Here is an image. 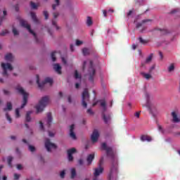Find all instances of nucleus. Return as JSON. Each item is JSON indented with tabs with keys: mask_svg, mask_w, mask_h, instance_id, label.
<instances>
[{
	"mask_svg": "<svg viewBox=\"0 0 180 180\" xmlns=\"http://www.w3.org/2000/svg\"><path fill=\"white\" fill-rule=\"evenodd\" d=\"M101 148L106 151L107 156L111 161L110 172L108 174V179L116 180L117 179V174H119L117 154L116 153V150L110 147H108L105 143L101 144Z\"/></svg>",
	"mask_w": 180,
	"mask_h": 180,
	"instance_id": "1",
	"label": "nucleus"
},
{
	"mask_svg": "<svg viewBox=\"0 0 180 180\" xmlns=\"http://www.w3.org/2000/svg\"><path fill=\"white\" fill-rule=\"evenodd\" d=\"M134 23L136 29H139V32L143 33V32H144L146 29V26L148 25H151V23H153V20L151 19L141 20V15H136L134 18Z\"/></svg>",
	"mask_w": 180,
	"mask_h": 180,
	"instance_id": "2",
	"label": "nucleus"
},
{
	"mask_svg": "<svg viewBox=\"0 0 180 180\" xmlns=\"http://www.w3.org/2000/svg\"><path fill=\"white\" fill-rule=\"evenodd\" d=\"M16 89L18 92H19V94L23 96L22 104L21 105V107L20 108L15 109V117H20V109H23V108L26 106V104L27 103V98H29V93L25 91L23 88H22L20 86H18Z\"/></svg>",
	"mask_w": 180,
	"mask_h": 180,
	"instance_id": "3",
	"label": "nucleus"
},
{
	"mask_svg": "<svg viewBox=\"0 0 180 180\" xmlns=\"http://www.w3.org/2000/svg\"><path fill=\"white\" fill-rule=\"evenodd\" d=\"M89 66V81L91 84H94V79L95 78V67H94V64L92 63V60H87L83 63V71L86 70V66Z\"/></svg>",
	"mask_w": 180,
	"mask_h": 180,
	"instance_id": "4",
	"label": "nucleus"
},
{
	"mask_svg": "<svg viewBox=\"0 0 180 180\" xmlns=\"http://www.w3.org/2000/svg\"><path fill=\"white\" fill-rule=\"evenodd\" d=\"M1 68L3 70V72L0 73V83L4 82V78L9 77V74H11L13 70V67H12V65L10 63H2Z\"/></svg>",
	"mask_w": 180,
	"mask_h": 180,
	"instance_id": "5",
	"label": "nucleus"
},
{
	"mask_svg": "<svg viewBox=\"0 0 180 180\" xmlns=\"http://www.w3.org/2000/svg\"><path fill=\"white\" fill-rule=\"evenodd\" d=\"M49 102H50V98L49 96H44L40 100L38 105L36 106V110L37 113H40L41 112H43L44 110V108L49 105Z\"/></svg>",
	"mask_w": 180,
	"mask_h": 180,
	"instance_id": "6",
	"label": "nucleus"
},
{
	"mask_svg": "<svg viewBox=\"0 0 180 180\" xmlns=\"http://www.w3.org/2000/svg\"><path fill=\"white\" fill-rule=\"evenodd\" d=\"M98 103H99L103 109V119L105 123H109L111 119V114H105V111H106V101L105 100H99Z\"/></svg>",
	"mask_w": 180,
	"mask_h": 180,
	"instance_id": "7",
	"label": "nucleus"
},
{
	"mask_svg": "<svg viewBox=\"0 0 180 180\" xmlns=\"http://www.w3.org/2000/svg\"><path fill=\"white\" fill-rule=\"evenodd\" d=\"M145 98L146 99L145 106L148 108L149 112H150L152 115H155V112H157V108L155 107V105H153V103H151V101H150V94L145 93Z\"/></svg>",
	"mask_w": 180,
	"mask_h": 180,
	"instance_id": "8",
	"label": "nucleus"
},
{
	"mask_svg": "<svg viewBox=\"0 0 180 180\" xmlns=\"http://www.w3.org/2000/svg\"><path fill=\"white\" fill-rule=\"evenodd\" d=\"M102 164H103V158H101V159L100 160L99 166L94 169V172L93 173V180H99V175H102V174L103 173V167H102Z\"/></svg>",
	"mask_w": 180,
	"mask_h": 180,
	"instance_id": "9",
	"label": "nucleus"
},
{
	"mask_svg": "<svg viewBox=\"0 0 180 180\" xmlns=\"http://www.w3.org/2000/svg\"><path fill=\"white\" fill-rule=\"evenodd\" d=\"M20 24L22 27H25V29H27V30H28V32H30V33H31V34L34 36L36 41H37V36L36 35V33H34V32H33V30H32V29L30 28V25L27 23V21L25 20H20Z\"/></svg>",
	"mask_w": 180,
	"mask_h": 180,
	"instance_id": "10",
	"label": "nucleus"
},
{
	"mask_svg": "<svg viewBox=\"0 0 180 180\" xmlns=\"http://www.w3.org/2000/svg\"><path fill=\"white\" fill-rule=\"evenodd\" d=\"M37 84L39 88H43L46 84H49V85H53V79L50 77H46L44 82L40 83L39 75H37Z\"/></svg>",
	"mask_w": 180,
	"mask_h": 180,
	"instance_id": "11",
	"label": "nucleus"
},
{
	"mask_svg": "<svg viewBox=\"0 0 180 180\" xmlns=\"http://www.w3.org/2000/svg\"><path fill=\"white\" fill-rule=\"evenodd\" d=\"M89 101V93L88 89H85L82 94V105L84 108H86V102Z\"/></svg>",
	"mask_w": 180,
	"mask_h": 180,
	"instance_id": "12",
	"label": "nucleus"
},
{
	"mask_svg": "<svg viewBox=\"0 0 180 180\" xmlns=\"http://www.w3.org/2000/svg\"><path fill=\"white\" fill-rule=\"evenodd\" d=\"M45 147L49 153L53 151V150H56L57 148V146L56 144L51 143L50 139H46L45 140Z\"/></svg>",
	"mask_w": 180,
	"mask_h": 180,
	"instance_id": "13",
	"label": "nucleus"
},
{
	"mask_svg": "<svg viewBox=\"0 0 180 180\" xmlns=\"http://www.w3.org/2000/svg\"><path fill=\"white\" fill-rule=\"evenodd\" d=\"M172 117L173 123H180L179 112L176 110L172 112Z\"/></svg>",
	"mask_w": 180,
	"mask_h": 180,
	"instance_id": "14",
	"label": "nucleus"
},
{
	"mask_svg": "<svg viewBox=\"0 0 180 180\" xmlns=\"http://www.w3.org/2000/svg\"><path fill=\"white\" fill-rule=\"evenodd\" d=\"M53 15V18L52 19V25L56 27V30H60V27L57 25V18L60 16V13L54 12Z\"/></svg>",
	"mask_w": 180,
	"mask_h": 180,
	"instance_id": "15",
	"label": "nucleus"
},
{
	"mask_svg": "<svg viewBox=\"0 0 180 180\" xmlns=\"http://www.w3.org/2000/svg\"><path fill=\"white\" fill-rule=\"evenodd\" d=\"M92 143H96L98 139H99V131L97 129H94L91 136Z\"/></svg>",
	"mask_w": 180,
	"mask_h": 180,
	"instance_id": "16",
	"label": "nucleus"
},
{
	"mask_svg": "<svg viewBox=\"0 0 180 180\" xmlns=\"http://www.w3.org/2000/svg\"><path fill=\"white\" fill-rule=\"evenodd\" d=\"M153 53H150L148 57H146L145 60L141 61V67H146V64H150L153 61Z\"/></svg>",
	"mask_w": 180,
	"mask_h": 180,
	"instance_id": "17",
	"label": "nucleus"
},
{
	"mask_svg": "<svg viewBox=\"0 0 180 180\" xmlns=\"http://www.w3.org/2000/svg\"><path fill=\"white\" fill-rule=\"evenodd\" d=\"M52 122H53V117H51V113L49 112L47 114L46 119L45 120V122L44 123V124H47L48 127H50V126H51Z\"/></svg>",
	"mask_w": 180,
	"mask_h": 180,
	"instance_id": "18",
	"label": "nucleus"
},
{
	"mask_svg": "<svg viewBox=\"0 0 180 180\" xmlns=\"http://www.w3.org/2000/svg\"><path fill=\"white\" fill-rule=\"evenodd\" d=\"M76 152H77V150H75V148H74L69 149L68 150V158L69 161H72V160H74V158L72 157V154H75Z\"/></svg>",
	"mask_w": 180,
	"mask_h": 180,
	"instance_id": "19",
	"label": "nucleus"
},
{
	"mask_svg": "<svg viewBox=\"0 0 180 180\" xmlns=\"http://www.w3.org/2000/svg\"><path fill=\"white\" fill-rule=\"evenodd\" d=\"M141 141L150 143V141H153V138L148 135H141L140 138Z\"/></svg>",
	"mask_w": 180,
	"mask_h": 180,
	"instance_id": "20",
	"label": "nucleus"
},
{
	"mask_svg": "<svg viewBox=\"0 0 180 180\" xmlns=\"http://www.w3.org/2000/svg\"><path fill=\"white\" fill-rule=\"evenodd\" d=\"M75 128V125L72 124L70 126V136L72 140H76L77 139V136L75 135V133L74 132V129Z\"/></svg>",
	"mask_w": 180,
	"mask_h": 180,
	"instance_id": "21",
	"label": "nucleus"
},
{
	"mask_svg": "<svg viewBox=\"0 0 180 180\" xmlns=\"http://www.w3.org/2000/svg\"><path fill=\"white\" fill-rule=\"evenodd\" d=\"M13 58H15V57L13 56V54L11 53H6L4 56V60H6V61H8L9 63H12V61H13Z\"/></svg>",
	"mask_w": 180,
	"mask_h": 180,
	"instance_id": "22",
	"label": "nucleus"
},
{
	"mask_svg": "<svg viewBox=\"0 0 180 180\" xmlns=\"http://www.w3.org/2000/svg\"><path fill=\"white\" fill-rule=\"evenodd\" d=\"M141 75H142L143 78L147 80L151 79V78H153V75H151V72L147 73L145 72H141Z\"/></svg>",
	"mask_w": 180,
	"mask_h": 180,
	"instance_id": "23",
	"label": "nucleus"
},
{
	"mask_svg": "<svg viewBox=\"0 0 180 180\" xmlns=\"http://www.w3.org/2000/svg\"><path fill=\"white\" fill-rule=\"evenodd\" d=\"M53 70L57 72V74H61V66L58 63L53 65Z\"/></svg>",
	"mask_w": 180,
	"mask_h": 180,
	"instance_id": "24",
	"label": "nucleus"
},
{
	"mask_svg": "<svg viewBox=\"0 0 180 180\" xmlns=\"http://www.w3.org/2000/svg\"><path fill=\"white\" fill-rule=\"evenodd\" d=\"M94 158H95L94 154L89 155L86 159L88 165H91L92 164V161H94Z\"/></svg>",
	"mask_w": 180,
	"mask_h": 180,
	"instance_id": "25",
	"label": "nucleus"
},
{
	"mask_svg": "<svg viewBox=\"0 0 180 180\" xmlns=\"http://www.w3.org/2000/svg\"><path fill=\"white\" fill-rule=\"evenodd\" d=\"M6 16V11L0 9V25H1V22H2L4 19H5Z\"/></svg>",
	"mask_w": 180,
	"mask_h": 180,
	"instance_id": "26",
	"label": "nucleus"
},
{
	"mask_svg": "<svg viewBox=\"0 0 180 180\" xmlns=\"http://www.w3.org/2000/svg\"><path fill=\"white\" fill-rule=\"evenodd\" d=\"M86 25L89 27L94 25V21L92 20V18L87 17L86 21Z\"/></svg>",
	"mask_w": 180,
	"mask_h": 180,
	"instance_id": "27",
	"label": "nucleus"
},
{
	"mask_svg": "<svg viewBox=\"0 0 180 180\" xmlns=\"http://www.w3.org/2000/svg\"><path fill=\"white\" fill-rule=\"evenodd\" d=\"M134 16V10H130L127 13V19H131Z\"/></svg>",
	"mask_w": 180,
	"mask_h": 180,
	"instance_id": "28",
	"label": "nucleus"
},
{
	"mask_svg": "<svg viewBox=\"0 0 180 180\" xmlns=\"http://www.w3.org/2000/svg\"><path fill=\"white\" fill-rule=\"evenodd\" d=\"M167 70H168L169 72H172V71H174V70H175V64L174 63L170 64L168 66Z\"/></svg>",
	"mask_w": 180,
	"mask_h": 180,
	"instance_id": "29",
	"label": "nucleus"
},
{
	"mask_svg": "<svg viewBox=\"0 0 180 180\" xmlns=\"http://www.w3.org/2000/svg\"><path fill=\"white\" fill-rule=\"evenodd\" d=\"M32 113H33V112L32 111L27 112L26 117H25L26 122H30L32 120V118L30 117V115Z\"/></svg>",
	"mask_w": 180,
	"mask_h": 180,
	"instance_id": "30",
	"label": "nucleus"
},
{
	"mask_svg": "<svg viewBox=\"0 0 180 180\" xmlns=\"http://www.w3.org/2000/svg\"><path fill=\"white\" fill-rule=\"evenodd\" d=\"M54 2L55 4L52 5V9H53V11H56L57 6L60 5V0H54Z\"/></svg>",
	"mask_w": 180,
	"mask_h": 180,
	"instance_id": "31",
	"label": "nucleus"
},
{
	"mask_svg": "<svg viewBox=\"0 0 180 180\" xmlns=\"http://www.w3.org/2000/svg\"><path fill=\"white\" fill-rule=\"evenodd\" d=\"M12 161H13V158L11 156H8L7 158V162L8 164V167H10L11 168L12 167Z\"/></svg>",
	"mask_w": 180,
	"mask_h": 180,
	"instance_id": "32",
	"label": "nucleus"
},
{
	"mask_svg": "<svg viewBox=\"0 0 180 180\" xmlns=\"http://www.w3.org/2000/svg\"><path fill=\"white\" fill-rule=\"evenodd\" d=\"M6 110H12V103L11 102L7 103L6 108H4V111L6 112Z\"/></svg>",
	"mask_w": 180,
	"mask_h": 180,
	"instance_id": "33",
	"label": "nucleus"
},
{
	"mask_svg": "<svg viewBox=\"0 0 180 180\" xmlns=\"http://www.w3.org/2000/svg\"><path fill=\"white\" fill-rule=\"evenodd\" d=\"M70 172H71L72 179H74L75 176H77V171L75 170V168L70 169Z\"/></svg>",
	"mask_w": 180,
	"mask_h": 180,
	"instance_id": "34",
	"label": "nucleus"
},
{
	"mask_svg": "<svg viewBox=\"0 0 180 180\" xmlns=\"http://www.w3.org/2000/svg\"><path fill=\"white\" fill-rule=\"evenodd\" d=\"M31 18L34 23H37L39 21L37 20V18L36 17V13H31Z\"/></svg>",
	"mask_w": 180,
	"mask_h": 180,
	"instance_id": "35",
	"label": "nucleus"
},
{
	"mask_svg": "<svg viewBox=\"0 0 180 180\" xmlns=\"http://www.w3.org/2000/svg\"><path fill=\"white\" fill-rule=\"evenodd\" d=\"M82 53H83V56H88V54H89V53H91V51H89V49L84 48L82 49Z\"/></svg>",
	"mask_w": 180,
	"mask_h": 180,
	"instance_id": "36",
	"label": "nucleus"
},
{
	"mask_svg": "<svg viewBox=\"0 0 180 180\" xmlns=\"http://www.w3.org/2000/svg\"><path fill=\"white\" fill-rule=\"evenodd\" d=\"M75 79H79V81H81V75L78 74V71L77 70L75 72Z\"/></svg>",
	"mask_w": 180,
	"mask_h": 180,
	"instance_id": "37",
	"label": "nucleus"
},
{
	"mask_svg": "<svg viewBox=\"0 0 180 180\" xmlns=\"http://www.w3.org/2000/svg\"><path fill=\"white\" fill-rule=\"evenodd\" d=\"M30 6H31L32 9H37V8H39V4H37L34 2H31Z\"/></svg>",
	"mask_w": 180,
	"mask_h": 180,
	"instance_id": "38",
	"label": "nucleus"
},
{
	"mask_svg": "<svg viewBox=\"0 0 180 180\" xmlns=\"http://www.w3.org/2000/svg\"><path fill=\"white\" fill-rule=\"evenodd\" d=\"M56 56H57V51H54L51 53V59L52 61H56Z\"/></svg>",
	"mask_w": 180,
	"mask_h": 180,
	"instance_id": "39",
	"label": "nucleus"
},
{
	"mask_svg": "<svg viewBox=\"0 0 180 180\" xmlns=\"http://www.w3.org/2000/svg\"><path fill=\"white\" fill-rule=\"evenodd\" d=\"M159 30L162 33V34H167L169 33L168 30L167 29H159Z\"/></svg>",
	"mask_w": 180,
	"mask_h": 180,
	"instance_id": "40",
	"label": "nucleus"
},
{
	"mask_svg": "<svg viewBox=\"0 0 180 180\" xmlns=\"http://www.w3.org/2000/svg\"><path fill=\"white\" fill-rule=\"evenodd\" d=\"M9 34V31H8V30H4L0 33L1 36H6V34Z\"/></svg>",
	"mask_w": 180,
	"mask_h": 180,
	"instance_id": "41",
	"label": "nucleus"
},
{
	"mask_svg": "<svg viewBox=\"0 0 180 180\" xmlns=\"http://www.w3.org/2000/svg\"><path fill=\"white\" fill-rule=\"evenodd\" d=\"M158 131L162 133V134H165V131H164V129H162V127H161V125H158Z\"/></svg>",
	"mask_w": 180,
	"mask_h": 180,
	"instance_id": "42",
	"label": "nucleus"
},
{
	"mask_svg": "<svg viewBox=\"0 0 180 180\" xmlns=\"http://www.w3.org/2000/svg\"><path fill=\"white\" fill-rule=\"evenodd\" d=\"M139 40L140 43H141V44H147V41H146V39H143L142 37H139Z\"/></svg>",
	"mask_w": 180,
	"mask_h": 180,
	"instance_id": "43",
	"label": "nucleus"
},
{
	"mask_svg": "<svg viewBox=\"0 0 180 180\" xmlns=\"http://www.w3.org/2000/svg\"><path fill=\"white\" fill-rule=\"evenodd\" d=\"M75 44L77 46H81V45L84 44V41H82L81 40H79V39H77Z\"/></svg>",
	"mask_w": 180,
	"mask_h": 180,
	"instance_id": "44",
	"label": "nucleus"
},
{
	"mask_svg": "<svg viewBox=\"0 0 180 180\" xmlns=\"http://www.w3.org/2000/svg\"><path fill=\"white\" fill-rule=\"evenodd\" d=\"M6 117L9 123H12V118L9 116V114H6Z\"/></svg>",
	"mask_w": 180,
	"mask_h": 180,
	"instance_id": "45",
	"label": "nucleus"
},
{
	"mask_svg": "<svg viewBox=\"0 0 180 180\" xmlns=\"http://www.w3.org/2000/svg\"><path fill=\"white\" fill-rule=\"evenodd\" d=\"M29 150H30V151L33 153L36 150V148H34V146H33L32 145H29Z\"/></svg>",
	"mask_w": 180,
	"mask_h": 180,
	"instance_id": "46",
	"label": "nucleus"
},
{
	"mask_svg": "<svg viewBox=\"0 0 180 180\" xmlns=\"http://www.w3.org/2000/svg\"><path fill=\"white\" fill-rule=\"evenodd\" d=\"M13 33L14 36H18V34H19V32L18 30H16V28H13Z\"/></svg>",
	"mask_w": 180,
	"mask_h": 180,
	"instance_id": "47",
	"label": "nucleus"
},
{
	"mask_svg": "<svg viewBox=\"0 0 180 180\" xmlns=\"http://www.w3.org/2000/svg\"><path fill=\"white\" fill-rule=\"evenodd\" d=\"M60 178H64V176H65V170L60 172Z\"/></svg>",
	"mask_w": 180,
	"mask_h": 180,
	"instance_id": "48",
	"label": "nucleus"
},
{
	"mask_svg": "<svg viewBox=\"0 0 180 180\" xmlns=\"http://www.w3.org/2000/svg\"><path fill=\"white\" fill-rule=\"evenodd\" d=\"M19 178H20V174H14V179L15 180H18L19 179Z\"/></svg>",
	"mask_w": 180,
	"mask_h": 180,
	"instance_id": "49",
	"label": "nucleus"
},
{
	"mask_svg": "<svg viewBox=\"0 0 180 180\" xmlns=\"http://www.w3.org/2000/svg\"><path fill=\"white\" fill-rule=\"evenodd\" d=\"M108 11L107 10H103V15L104 16V18H106V16H108Z\"/></svg>",
	"mask_w": 180,
	"mask_h": 180,
	"instance_id": "50",
	"label": "nucleus"
},
{
	"mask_svg": "<svg viewBox=\"0 0 180 180\" xmlns=\"http://www.w3.org/2000/svg\"><path fill=\"white\" fill-rule=\"evenodd\" d=\"M44 15L45 16V19H49V13L47 11H44Z\"/></svg>",
	"mask_w": 180,
	"mask_h": 180,
	"instance_id": "51",
	"label": "nucleus"
},
{
	"mask_svg": "<svg viewBox=\"0 0 180 180\" xmlns=\"http://www.w3.org/2000/svg\"><path fill=\"white\" fill-rule=\"evenodd\" d=\"M155 69V65H153V66H151L149 69V72H152L153 70Z\"/></svg>",
	"mask_w": 180,
	"mask_h": 180,
	"instance_id": "52",
	"label": "nucleus"
},
{
	"mask_svg": "<svg viewBox=\"0 0 180 180\" xmlns=\"http://www.w3.org/2000/svg\"><path fill=\"white\" fill-rule=\"evenodd\" d=\"M39 127L41 130H44V126L43 125V122L41 121L40 122Z\"/></svg>",
	"mask_w": 180,
	"mask_h": 180,
	"instance_id": "53",
	"label": "nucleus"
},
{
	"mask_svg": "<svg viewBox=\"0 0 180 180\" xmlns=\"http://www.w3.org/2000/svg\"><path fill=\"white\" fill-rule=\"evenodd\" d=\"M61 60H62V63L65 65H67V60H65V58H61Z\"/></svg>",
	"mask_w": 180,
	"mask_h": 180,
	"instance_id": "54",
	"label": "nucleus"
},
{
	"mask_svg": "<svg viewBox=\"0 0 180 180\" xmlns=\"http://www.w3.org/2000/svg\"><path fill=\"white\" fill-rule=\"evenodd\" d=\"M134 116L139 119V117H140V112H135Z\"/></svg>",
	"mask_w": 180,
	"mask_h": 180,
	"instance_id": "55",
	"label": "nucleus"
},
{
	"mask_svg": "<svg viewBox=\"0 0 180 180\" xmlns=\"http://www.w3.org/2000/svg\"><path fill=\"white\" fill-rule=\"evenodd\" d=\"M49 137H54V133L49 131Z\"/></svg>",
	"mask_w": 180,
	"mask_h": 180,
	"instance_id": "56",
	"label": "nucleus"
},
{
	"mask_svg": "<svg viewBox=\"0 0 180 180\" xmlns=\"http://www.w3.org/2000/svg\"><path fill=\"white\" fill-rule=\"evenodd\" d=\"M87 113H89V115H94V112H92L91 109L87 110Z\"/></svg>",
	"mask_w": 180,
	"mask_h": 180,
	"instance_id": "57",
	"label": "nucleus"
},
{
	"mask_svg": "<svg viewBox=\"0 0 180 180\" xmlns=\"http://www.w3.org/2000/svg\"><path fill=\"white\" fill-rule=\"evenodd\" d=\"M107 12H108V13H113V12H115V11H114L113 9H112V8H109V9L107 11Z\"/></svg>",
	"mask_w": 180,
	"mask_h": 180,
	"instance_id": "58",
	"label": "nucleus"
},
{
	"mask_svg": "<svg viewBox=\"0 0 180 180\" xmlns=\"http://www.w3.org/2000/svg\"><path fill=\"white\" fill-rule=\"evenodd\" d=\"M78 162H79V165H82V164H84V160H82V159H80V160H79Z\"/></svg>",
	"mask_w": 180,
	"mask_h": 180,
	"instance_id": "59",
	"label": "nucleus"
},
{
	"mask_svg": "<svg viewBox=\"0 0 180 180\" xmlns=\"http://www.w3.org/2000/svg\"><path fill=\"white\" fill-rule=\"evenodd\" d=\"M176 12H179V9L176 8V9L172 11V13H176Z\"/></svg>",
	"mask_w": 180,
	"mask_h": 180,
	"instance_id": "60",
	"label": "nucleus"
},
{
	"mask_svg": "<svg viewBox=\"0 0 180 180\" xmlns=\"http://www.w3.org/2000/svg\"><path fill=\"white\" fill-rule=\"evenodd\" d=\"M136 49H137V45L133 44L132 45V50H136Z\"/></svg>",
	"mask_w": 180,
	"mask_h": 180,
	"instance_id": "61",
	"label": "nucleus"
},
{
	"mask_svg": "<svg viewBox=\"0 0 180 180\" xmlns=\"http://www.w3.org/2000/svg\"><path fill=\"white\" fill-rule=\"evenodd\" d=\"M17 169H22V166H21V165H17Z\"/></svg>",
	"mask_w": 180,
	"mask_h": 180,
	"instance_id": "62",
	"label": "nucleus"
},
{
	"mask_svg": "<svg viewBox=\"0 0 180 180\" xmlns=\"http://www.w3.org/2000/svg\"><path fill=\"white\" fill-rule=\"evenodd\" d=\"M5 95H9V91L8 90H4Z\"/></svg>",
	"mask_w": 180,
	"mask_h": 180,
	"instance_id": "63",
	"label": "nucleus"
},
{
	"mask_svg": "<svg viewBox=\"0 0 180 180\" xmlns=\"http://www.w3.org/2000/svg\"><path fill=\"white\" fill-rule=\"evenodd\" d=\"M71 51H74V45H70Z\"/></svg>",
	"mask_w": 180,
	"mask_h": 180,
	"instance_id": "64",
	"label": "nucleus"
}]
</instances>
